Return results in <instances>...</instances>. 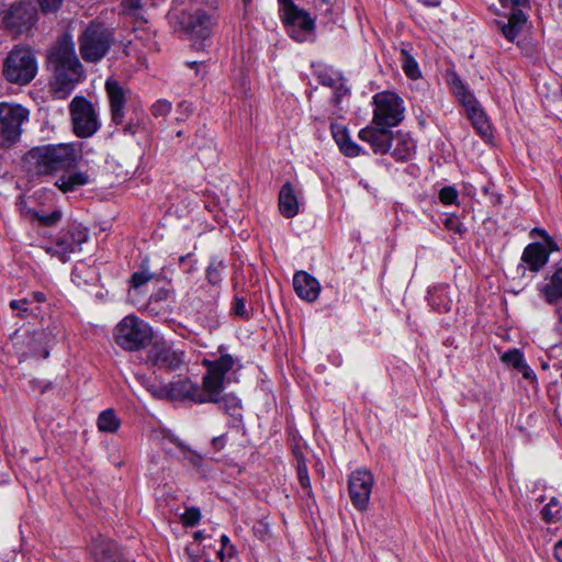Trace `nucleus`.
<instances>
[{"instance_id": "obj_1", "label": "nucleus", "mask_w": 562, "mask_h": 562, "mask_svg": "<svg viewBox=\"0 0 562 562\" xmlns=\"http://www.w3.org/2000/svg\"><path fill=\"white\" fill-rule=\"evenodd\" d=\"M47 59L54 74L53 88L60 98H65L83 77L72 37L69 34L61 35L49 50Z\"/></svg>"}, {"instance_id": "obj_2", "label": "nucleus", "mask_w": 562, "mask_h": 562, "mask_svg": "<svg viewBox=\"0 0 562 562\" xmlns=\"http://www.w3.org/2000/svg\"><path fill=\"white\" fill-rule=\"evenodd\" d=\"M80 148L74 143H59L36 146L23 158L30 172L40 176H53L72 170L81 160Z\"/></svg>"}, {"instance_id": "obj_3", "label": "nucleus", "mask_w": 562, "mask_h": 562, "mask_svg": "<svg viewBox=\"0 0 562 562\" xmlns=\"http://www.w3.org/2000/svg\"><path fill=\"white\" fill-rule=\"evenodd\" d=\"M1 70L8 82L21 87L27 86L38 71L35 50L29 45H14L4 57Z\"/></svg>"}, {"instance_id": "obj_4", "label": "nucleus", "mask_w": 562, "mask_h": 562, "mask_svg": "<svg viewBox=\"0 0 562 562\" xmlns=\"http://www.w3.org/2000/svg\"><path fill=\"white\" fill-rule=\"evenodd\" d=\"M114 42L112 30L102 23L91 22L78 38L79 53L87 63H98L109 53Z\"/></svg>"}, {"instance_id": "obj_5", "label": "nucleus", "mask_w": 562, "mask_h": 562, "mask_svg": "<svg viewBox=\"0 0 562 562\" xmlns=\"http://www.w3.org/2000/svg\"><path fill=\"white\" fill-rule=\"evenodd\" d=\"M115 342L128 351L145 348L153 339L151 327L143 319L128 315L114 329Z\"/></svg>"}, {"instance_id": "obj_6", "label": "nucleus", "mask_w": 562, "mask_h": 562, "mask_svg": "<svg viewBox=\"0 0 562 562\" xmlns=\"http://www.w3.org/2000/svg\"><path fill=\"white\" fill-rule=\"evenodd\" d=\"M448 83L453 94L467 109L468 116L471 120L472 125L477 131V133L485 138L491 137L492 126L487 120L486 114L480 106L475 97L463 85L460 77L457 74H450L448 76Z\"/></svg>"}, {"instance_id": "obj_7", "label": "nucleus", "mask_w": 562, "mask_h": 562, "mask_svg": "<svg viewBox=\"0 0 562 562\" xmlns=\"http://www.w3.org/2000/svg\"><path fill=\"white\" fill-rule=\"evenodd\" d=\"M74 133L81 138L91 137L99 128L97 111L85 97H75L69 104Z\"/></svg>"}, {"instance_id": "obj_8", "label": "nucleus", "mask_w": 562, "mask_h": 562, "mask_svg": "<svg viewBox=\"0 0 562 562\" xmlns=\"http://www.w3.org/2000/svg\"><path fill=\"white\" fill-rule=\"evenodd\" d=\"M89 233L81 225L72 224L61 229L54 241L45 247L47 254L66 262L70 255L81 250V245L88 240Z\"/></svg>"}, {"instance_id": "obj_9", "label": "nucleus", "mask_w": 562, "mask_h": 562, "mask_svg": "<svg viewBox=\"0 0 562 562\" xmlns=\"http://www.w3.org/2000/svg\"><path fill=\"white\" fill-rule=\"evenodd\" d=\"M29 120V111L20 104L0 103V136L3 146H11L19 140L22 124Z\"/></svg>"}, {"instance_id": "obj_10", "label": "nucleus", "mask_w": 562, "mask_h": 562, "mask_svg": "<svg viewBox=\"0 0 562 562\" xmlns=\"http://www.w3.org/2000/svg\"><path fill=\"white\" fill-rule=\"evenodd\" d=\"M374 111L372 124L392 128L404 117L402 100L393 92H380L373 97Z\"/></svg>"}, {"instance_id": "obj_11", "label": "nucleus", "mask_w": 562, "mask_h": 562, "mask_svg": "<svg viewBox=\"0 0 562 562\" xmlns=\"http://www.w3.org/2000/svg\"><path fill=\"white\" fill-rule=\"evenodd\" d=\"M37 11L30 1H20L3 14L4 27L14 35L29 34L36 23Z\"/></svg>"}, {"instance_id": "obj_12", "label": "nucleus", "mask_w": 562, "mask_h": 562, "mask_svg": "<svg viewBox=\"0 0 562 562\" xmlns=\"http://www.w3.org/2000/svg\"><path fill=\"white\" fill-rule=\"evenodd\" d=\"M283 12V21L291 27V36L296 42H304L311 33L315 23L311 15L294 4L293 0H279Z\"/></svg>"}, {"instance_id": "obj_13", "label": "nucleus", "mask_w": 562, "mask_h": 562, "mask_svg": "<svg viewBox=\"0 0 562 562\" xmlns=\"http://www.w3.org/2000/svg\"><path fill=\"white\" fill-rule=\"evenodd\" d=\"M374 477L364 469L353 471L348 480V492L352 505L360 512L368 509Z\"/></svg>"}, {"instance_id": "obj_14", "label": "nucleus", "mask_w": 562, "mask_h": 562, "mask_svg": "<svg viewBox=\"0 0 562 562\" xmlns=\"http://www.w3.org/2000/svg\"><path fill=\"white\" fill-rule=\"evenodd\" d=\"M147 359L154 367L173 371L183 363L184 353L166 340H156L148 350Z\"/></svg>"}, {"instance_id": "obj_15", "label": "nucleus", "mask_w": 562, "mask_h": 562, "mask_svg": "<svg viewBox=\"0 0 562 562\" xmlns=\"http://www.w3.org/2000/svg\"><path fill=\"white\" fill-rule=\"evenodd\" d=\"M181 23L186 30L191 34L194 42V46L198 49L203 47V41L210 37L213 26L212 18L203 11H196L194 13H183Z\"/></svg>"}, {"instance_id": "obj_16", "label": "nucleus", "mask_w": 562, "mask_h": 562, "mask_svg": "<svg viewBox=\"0 0 562 562\" xmlns=\"http://www.w3.org/2000/svg\"><path fill=\"white\" fill-rule=\"evenodd\" d=\"M359 138L369 143L375 154H385L391 149L393 133L389 127L372 124L359 132Z\"/></svg>"}, {"instance_id": "obj_17", "label": "nucleus", "mask_w": 562, "mask_h": 562, "mask_svg": "<svg viewBox=\"0 0 562 562\" xmlns=\"http://www.w3.org/2000/svg\"><path fill=\"white\" fill-rule=\"evenodd\" d=\"M105 90L110 101L112 121L116 125L122 124L126 103L124 89L116 80L108 79L105 81Z\"/></svg>"}, {"instance_id": "obj_18", "label": "nucleus", "mask_w": 562, "mask_h": 562, "mask_svg": "<svg viewBox=\"0 0 562 562\" xmlns=\"http://www.w3.org/2000/svg\"><path fill=\"white\" fill-rule=\"evenodd\" d=\"M90 553L95 562H121L122 558L116 543L102 536L92 540Z\"/></svg>"}, {"instance_id": "obj_19", "label": "nucleus", "mask_w": 562, "mask_h": 562, "mask_svg": "<svg viewBox=\"0 0 562 562\" xmlns=\"http://www.w3.org/2000/svg\"><path fill=\"white\" fill-rule=\"evenodd\" d=\"M293 286L295 293L302 300L307 302H314L318 297L321 291L318 281L304 271H299L294 274Z\"/></svg>"}, {"instance_id": "obj_20", "label": "nucleus", "mask_w": 562, "mask_h": 562, "mask_svg": "<svg viewBox=\"0 0 562 562\" xmlns=\"http://www.w3.org/2000/svg\"><path fill=\"white\" fill-rule=\"evenodd\" d=\"M521 261L529 270L538 272L548 263L549 250L541 243H531L525 247Z\"/></svg>"}, {"instance_id": "obj_21", "label": "nucleus", "mask_w": 562, "mask_h": 562, "mask_svg": "<svg viewBox=\"0 0 562 562\" xmlns=\"http://www.w3.org/2000/svg\"><path fill=\"white\" fill-rule=\"evenodd\" d=\"M224 379L207 370L202 379V390L200 389L199 397H196L198 403H218Z\"/></svg>"}, {"instance_id": "obj_22", "label": "nucleus", "mask_w": 562, "mask_h": 562, "mask_svg": "<svg viewBox=\"0 0 562 562\" xmlns=\"http://www.w3.org/2000/svg\"><path fill=\"white\" fill-rule=\"evenodd\" d=\"M63 173L56 179L55 187L63 193H70L85 187L91 182V177L87 171H61Z\"/></svg>"}, {"instance_id": "obj_23", "label": "nucleus", "mask_w": 562, "mask_h": 562, "mask_svg": "<svg viewBox=\"0 0 562 562\" xmlns=\"http://www.w3.org/2000/svg\"><path fill=\"white\" fill-rule=\"evenodd\" d=\"M169 400H191L198 403L200 387L188 379H180L169 383Z\"/></svg>"}, {"instance_id": "obj_24", "label": "nucleus", "mask_w": 562, "mask_h": 562, "mask_svg": "<svg viewBox=\"0 0 562 562\" xmlns=\"http://www.w3.org/2000/svg\"><path fill=\"white\" fill-rule=\"evenodd\" d=\"M279 210L286 217L292 218L299 213V201L290 182H285L279 192Z\"/></svg>"}, {"instance_id": "obj_25", "label": "nucleus", "mask_w": 562, "mask_h": 562, "mask_svg": "<svg viewBox=\"0 0 562 562\" xmlns=\"http://www.w3.org/2000/svg\"><path fill=\"white\" fill-rule=\"evenodd\" d=\"M540 291L549 304H555L562 300V266L554 269Z\"/></svg>"}, {"instance_id": "obj_26", "label": "nucleus", "mask_w": 562, "mask_h": 562, "mask_svg": "<svg viewBox=\"0 0 562 562\" xmlns=\"http://www.w3.org/2000/svg\"><path fill=\"white\" fill-rule=\"evenodd\" d=\"M333 137L339 146L341 153L349 157H357L360 154V147L351 138L345 126L335 125L331 127Z\"/></svg>"}, {"instance_id": "obj_27", "label": "nucleus", "mask_w": 562, "mask_h": 562, "mask_svg": "<svg viewBox=\"0 0 562 562\" xmlns=\"http://www.w3.org/2000/svg\"><path fill=\"white\" fill-rule=\"evenodd\" d=\"M428 302L438 312H448L451 308L452 300L449 296L448 286L439 285L428 291Z\"/></svg>"}, {"instance_id": "obj_28", "label": "nucleus", "mask_w": 562, "mask_h": 562, "mask_svg": "<svg viewBox=\"0 0 562 562\" xmlns=\"http://www.w3.org/2000/svg\"><path fill=\"white\" fill-rule=\"evenodd\" d=\"M203 364L209 371L224 379L225 374L231 371L235 364V359L231 355H222L216 360H204Z\"/></svg>"}, {"instance_id": "obj_29", "label": "nucleus", "mask_w": 562, "mask_h": 562, "mask_svg": "<svg viewBox=\"0 0 562 562\" xmlns=\"http://www.w3.org/2000/svg\"><path fill=\"white\" fill-rule=\"evenodd\" d=\"M120 427V420L113 409L103 411L98 417V428L105 432H115Z\"/></svg>"}, {"instance_id": "obj_30", "label": "nucleus", "mask_w": 562, "mask_h": 562, "mask_svg": "<svg viewBox=\"0 0 562 562\" xmlns=\"http://www.w3.org/2000/svg\"><path fill=\"white\" fill-rule=\"evenodd\" d=\"M401 63L405 75L411 79H418L420 70L415 58L406 50H401Z\"/></svg>"}, {"instance_id": "obj_31", "label": "nucleus", "mask_w": 562, "mask_h": 562, "mask_svg": "<svg viewBox=\"0 0 562 562\" xmlns=\"http://www.w3.org/2000/svg\"><path fill=\"white\" fill-rule=\"evenodd\" d=\"M154 278V273L148 269V261L144 260L140 265V270L133 273L130 279L131 288L134 290L139 289L142 285L146 284Z\"/></svg>"}, {"instance_id": "obj_32", "label": "nucleus", "mask_w": 562, "mask_h": 562, "mask_svg": "<svg viewBox=\"0 0 562 562\" xmlns=\"http://www.w3.org/2000/svg\"><path fill=\"white\" fill-rule=\"evenodd\" d=\"M296 462L300 485L306 492L307 495H312V486L305 460L302 457H297Z\"/></svg>"}, {"instance_id": "obj_33", "label": "nucleus", "mask_w": 562, "mask_h": 562, "mask_svg": "<svg viewBox=\"0 0 562 562\" xmlns=\"http://www.w3.org/2000/svg\"><path fill=\"white\" fill-rule=\"evenodd\" d=\"M558 507H559L558 498L552 497L541 512L542 518L547 522H552V521L559 520L560 519V517H559L560 509Z\"/></svg>"}, {"instance_id": "obj_34", "label": "nucleus", "mask_w": 562, "mask_h": 562, "mask_svg": "<svg viewBox=\"0 0 562 562\" xmlns=\"http://www.w3.org/2000/svg\"><path fill=\"white\" fill-rule=\"evenodd\" d=\"M172 110V104L167 99L157 100L150 109L155 117H166Z\"/></svg>"}, {"instance_id": "obj_35", "label": "nucleus", "mask_w": 562, "mask_h": 562, "mask_svg": "<svg viewBox=\"0 0 562 562\" xmlns=\"http://www.w3.org/2000/svg\"><path fill=\"white\" fill-rule=\"evenodd\" d=\"M439 200L443 204H454L458 201V191L454 187H443L439 191Z\"/></svg>"}, {"instance_id": "obj_36", "label": "nucleus", "mask_w": 562, "mask_h": 562, "mask_svg": "<svg viewBox=\"0 0 562 562\" xmlns=\"http://www.w3.org/2000/svg\"><path fill=\"white\" fill-rule=\"evenodd\" d=\"M222 263H211L206 269V278L209 282L213 285L218 284L222 281Z\"/></svg>"}, {"instance_id": "obj_37", "label": "nucleus", "mask_w": 562, "mask_h": 562, "mask_svg": "<svg viewBox=\"0 0 562 562\" xmlns=\"http://www.w3.org/2000/svg\"><path fill=\"white\" fill-rule=\"evenodd\" d=\"M122 5L124 8V11L127 14H131L135 19H143L140 12H142V2L140 0H123Z\"/></svg>"}, {"instance_id": "obj_38", "label": "nucleus", "mask_w": 562, "mask_h": 562, "mask_svg": "<svg viewBox=\"0 0 562 562\" xmlns=\"http://www.w3.org/2000/svg\"><path fill=\"white\" fill-rule=\"evenodd\" d=\"M34 217L44 226H53L61 218V212L56 210L44 215L35 213Z\"/></svg>"}, {"instance_id": "obj_39", "label": "nucleus", "mask_w": 562, "mask_h": 562, "mask_svg": "<svg viewBox=\"0 0 562 562\" xmlns=\"http://www.w3.org/2000/svg\"><path fill=\"white\" fill-rule=\"evenodd\" d=\"M502 360L504 362L512 363L515 368L520 369L524 367V357L518 350H510L503 355Z\"/></svg>"}, {"instance_id": "obj_40", "label": "nucleus", "mask_w": 562, "mask_h": 562, "mask_svg": "<svg viewBox=\"0 0 562 562\" xmlns=\"http://www.w3.org/2000/svg\"><path fill=\"white\" fill-rule=\"evenodd\" d=\"M521 27L520 25L518 24H514L509 21H507V23H504L501 27L502 30V33L503 35L510 42H513L517 35L520 33L521 31Z\"/></svg>"}, {"instance_id": "obj_41", "label": "nucleus", "mask_w": 562, "mask_h": 562, "mask_svg": "<svg viewBox=\"0 0 562 562\" xmlns=\"http://www.w3.org/2000/svg\"><path fill=\"white\" fill-rule=\"evenodd\" d=\"M218 404L229 415H235V411L239 408V401L236 397H220Z\"/></svg>"}, {"instance_id": "obj_42", "label": "nucleus", "mask_w": 562, "mask_h": 562, "mask_svg": "<svg viewBox=\"0 0 562 562\" xmlns=\"http://www.w3.org/2000/svg\"><path fill=\"white\" fill-rule=\"evenodd\" d=\"M148 391L155 396L156 398H166L169 400V383L168 384H159L155 385L151 384L148 386Z\"/></svg>"}, {"instance_id": "obj_43", "label": "nucleus", "mask_w": 562, "mask_h": 562, "mask_svg": "<svg viewBox=\"0 0 562 562\" xmlns=\"http://www.w3.org/2000/svg\"><path fill=\"white\" fill-rule=\"evenodd\" d=\"M43 13H54L56 12L60 5L63 0H37Z\"/></svg>"}, {"instance_id": "obj_44", "label": "nucleus", "mask_w": 562, "mask_h": 562, "mask_svg": "<svg viewBox=\"0 0 562 562\" xmlns=\"http://www.w3.org/2000/svg\"><path fill=\"white\" fill-rule=\"evenodd\" d=\"M200 512L196 508L187 509L182 516V521L187 526H194L200 520Z\"/></svg>"}, {"instance_id": "obj_45", "label": "nucleus", "mask_w": 562, "mask_h": 562, "mask_svg": "<svg viewBox=\"0 0 562 562\" xmlns=\"http://www.w3.org/2000/svg\"><path fill=\"white\" fill-rule=\"evenodd\" d=\"M233 312L235 315L244 318H248L249 314L246 307V302L243 297H235L233 304Z\"/></svg>"}, {"instance_id": "obj_46", "label": "nucleus", "mask_w": 562, "mask_h": 562, "mask_svg": "<svg viewBox=\"0 0 562 562\" xmlns=\"http://www.w3.org/2000/svg\"><path fill=\"white\" fill-rule=\"evenodd\" d=\"M508 21L522 26L527 21V15L519 7H515L509 14Z\"/></svg>"}, {"instance_id": "obj_47", "label": "nucleus", "mask_w": 562, "mask_h": 562, "mask_svg": "<svg viewBox=\"0 0 562 562\" xmlns=\"http://www.w3.org/2000/svg\"><path fill=\"white\" fill-rule=\"evenodd\" d=\"M31 303L30 299L13 300L10 302L12 310H19L21 317H25L29 314L27 305Z\"/></svg>"}, {"instance_id": "obj_48", "label": "nucleus", "mask_w": 562, "mask_h": 562, "mask_svg": "<svg viewBox=\"0 0 562 562\" xmlns=\"http://www.w3.org/2000/svg\"><path fill=\"white\" fill-rule=\"evenodd\" d=\"M178 108L181 113V116L177 117L178 122L182 121L183 116H189L193 111L191 103H189L188 101L180 102Z\"/></svg>"}, {"instance_id": "obj_49", "label": "nucleus", "mask_w": 562, "mask_h": 562, "mask_svg": "<svg viewBox=\"0 0 562 562\" xmlns=\"http://www.w3.org/2000/svg\"><path fill=\"white\" fill-rule=\"evenodd\" d=\"M542 238L544 239L546 244H543L547 249L549 250V255L553 251H558L559 250V246L557 245V243L552 239L551 236L548 235L547 232H542Z\"/></svg>"}, {"instance_id": "obj_50", "label": "nucleus", "mask_w": 562, "mask_h": 562, "mask_svg": "<svg viewBox=\"0 0 562 562\" xmlns=\"http://www.w3.org/2000/svg\"><path fill=\"white\" fill-rule=\"evenodd\" d=\"M226 435H221L212 439V447L215 451H221L226 446Z\"/></svg>"}, {"instance_id": "obj_51", "label": "nucleus", "mask_w": 562, "mask_h": 562, "mask_svg": "<svg viewBox=\"0 0 562 562\" xmlns=\"http://www.w3.org/2000/svg\"><path fill=\"white\" fill-rule=\"evenodd\" d=\"M186 459H188L189 462L195 467H199L202 463V457L191 450H188V454L186 456Z\"/></svg>"}, {"instance_id": "obj_52", "label": "nucleus", "mask_w": 562, "mask_h": 562, "mask_svg": "<svg viewBox=\"0 0 562 562\" xmlns=\"http://www.w3.org/2000/svg\"><path fill=\"white\" fill-rule=\"evenodd\" d=\"M222 548L227 549V555L232 557L235 553L234 547L231 544L229 538L226 535L221 537Z\"/></svg>"}, {"instance_id": "obj_53", "label": "nucleus", "mask_w": 562, "mask_h": 562, "mask_svg": "<svg viewBox=\"0 0 562 562\" xmlns=\"http://www.w3.org/2000/svg\"><path fill=\"white\" fill-rule=\"evenodd\" d=\"M446 225H447V227H448L449 229H452V231H454V232H457V233H461V232H462V231H461V227H460V226H461V225H460V223H458V222H457L456 220H453V218H448V220H447V222H446Z\"/></svg>"}, {"instance_id": "obj_54", "label": "nucleus", "mask_w": 562, "mask_h": 562, "mask_svg": "<svg viewBox=\"0 0 562 562\" xmlns=\"http://www.w3.org/2000/svg\"><path fill=\"white\" fill-rule=\"evenodd\" d=\"M316 8L319 10H324L325 12H329L330 11L329 0H318Z\"/></svg>"}, {"instance_id": "obj_55", "label": "nucleus", "mask_w": 562, "mask_h": 562, "mask_svg": "<svg viewBox=\"0 0 562 562\" xmlns=\"http://www.w3.org/2000/svg\"><path fill=\"white\" fill-rule=\"evenodd\" d=\"M554 555L559 562H562V540L555 544Z\"/></svg>"}, {"instance_id": "obj_56", "label": "nucleus", "mask_w": 562, "mask_h": 562, "mask_svg": "<svg viewBox=\"0 0 562 562\" xmlns=\"http://www.w3.org/2000/svg\"><path fill=\"white\" fill-rule=\"evenodd\" d=\"M418 1L426 7H437L440 4V0H418Z\"/></svg>"}, {"instance_id": "obj_57", "label": "nucleus", "mask_w": 562, "mask_h": 562, "mask_svg": "<svg viewBox=\"0 0 562 562\" xmlns=\"http://www.w3.org/2000/svg\"><path fill=\"white\" fill-rule=\"evenodd\" d=\"M169 292L167 290H160L159 292H157L155 294V299L158 301V300H165L167 299Z\"/></svg>"}, {"instance_id": "obj_58", "label": "nucleus", "mask_w": 562, "mask_h": 562, "mask_svg": "<svg viewBox=\"0 0 562 562\" xmlns=\"http://www.w3.org/2000/svg\"><path fill=\"white\" fill-rule=\"evenodd\" d=\"M514 7H527L529 4V0H510Z\"/></svg>"}, {"instance_id": "obj_59", "label": "nucleus", "mask_w": 562, "mask_h": 562, "mask_svg": "<svg viewBox=\"0 0 562 562\" xmlns=\"http://www.w3.org/2000/svg\"><path fill=\"white\" fill-rule=\"evenodd\" d=\"M34 301L43 302L45 300V295L42 292H35L33 294Z\"/></svg>"}, {"instance_id": "obj_60", "label": "nucleus", "mask_w": 562, "mask_h": 562, "mask_svg": "<svg viewBox=\"0 0 562 562\" xmlns=\"http://www.w3.org/2000/svg\"><path fill=\"white\" fill-rule=\"evenodd\" d=\"M413 147L412 144H406V149H405V154L403 155H400L402 158H407L411 154V148Z\"/></svg>"}, {"instance_id": "obj_61", "label": "nucleus", "mask_w": 562, "mask_h": 562, "mask_svg": "<svg viewBox=\"0 0 562 562\" xmlns=\"http://www.w3.org/2000/svg\"><path fill=\"white\" fill-rule=\"evenodd\" d=\"M225 554H227V549L222 548V549L218 551V557H220V559H221L222 561L224 560Z\"/></svg>"}, {"instance_id": "obj_62", "label": "nucleus", "mask_w": 562, "mask_h": 562, "mask_svg": "<svg viewBox=\"0 0 562 562\" xmlns=\"http://www.w3.org/2000/svg\"><path fill=\"white\" fill-rule=\"evenodd\" d=\"M522 368L525 369V371H524V376H525V378H529V376H530V370H529V368H528L527 366H525V364H524V367H522Z\"/></svg>"}, {"instance_id": "obj_63", "label": "nucleus", "mask_w": 562, "mask_h": 562, "mask_svg": "<svg viewBox=\"0 0 562 562\" xmlns=\"http://www.w3.org/2000/svg\"><path fill=\"white\" fill-rule=\"evenodd\" d=\"M532 232L539 234L542 237V232H546V231L540 229V228H535Z\"/></svg>"}, {"instance_id": "obj_64", "label": "nucleus", "mask_w": 562, "mask_h": 562, "mask_svg": "<svg viewBox=\"0 0 562 562\" xmlns=\"http://www.w3.org/2000/svg\"><path fill=\"white\" fill-rule=\"evenodd\" d=\"M171 441H173V442H175L177 446H179L181 449H186V448H184V446H183L181 442H179V441H177V440H173V439H171Z\"/></svg>"}]
</instances>
